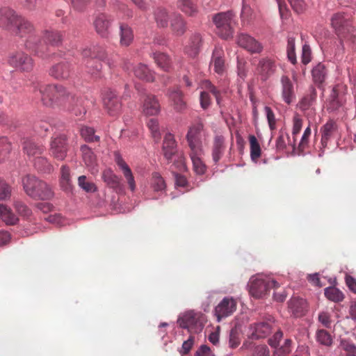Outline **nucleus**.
Here are the masks:
<instances>
[{"label": "nucleus", "mask_w": 356, "mask_h": 356, "mask_svg": "<svg viewBox=\"0 0 356 356\" xmlns=\"http://www.w3.org/2000/svg\"><path fill=\"white\" fill-rule=\"evenodd\" d=\"M32 90L46 107H67V104H81L79 98L60 84L35 81L32 83Z\"/></svg>", "instance_id": "obj_1"}, {"label": "nucleus", "mask_w": 356, "mask_h": 356, "mask_svg": "<svg viewBox=\"0 0 356 356\" xmlns=\"http://www.w3.org/2000/svg\"><path fill=\"white\" fill-rule=\"evenodd\" d=\"M12 31L20 38H26L24 45L35 56L43 59L47 57V46L40 44L41 38L35 34L34 25L30 21L19 16Z\"/></svg>", "instance_id": "obj_2"}, {"label": "nucleus", "mask_w": 356, "mask_h": 356, "mask_svg": "<svg viewBox=\"0 0 356 356\" xmlns=\"http://www.w3.org/2000/svg\"><path fill=\"white\" fill-rule=\"evenodd\" d=\"M24 191L35 200H49L54 197L52 188L34 175H27L22 180Z\"/></svg>", "instance_id": "obj_3"}, {"label": "nucleus", "mask_w": 356, "mask_h": 356, "mask_svg": "<svg viewBox=\"0 0 356 356\" xmlns=\"http://www.w3.org/2000/svg\"><path fill=\"white\" fill-rule=\"evenodd\" d=\"M209 132L201 119L195 120L188 127L186 138L188 146L193 152L202 150L203 142L209 138Z\"/></svg>", "instance_id": "obj_4"}, {"label": "nucleus", "mask_w": 356, "mask_h": 356, "mask_svg": "<svg viewBox=\"0 0 356 356\" xmlns=\"http://www.w3.org/2000/svg\"><path fill=\"white\" fill-rule=\"evenodd\" d=\"M234 14L232 10L218 13L213 15V22L216 27L217 34L223 39H228L233 35L232 26Z\"/></svg>", "instance_id": "obj_5"}, {"label": "nucleus", "mask_w": 356, "mask_h": 356, "mask_svg": "<svg viewBox=\"0 0 356 356\" xmlns=\"http://www.w3.org/2000/svg\"><path fill=\"white\" fill-rule=\"evenodd\" d=\"M201 318L200 314L189 311L178 318L177 323L180 327L186 329L190 333L197 334L200 332L204 327Z\"/></svg>", "instance_id": "obj_6"}, {"label": "nucleus", "mask_w": 356, "mask_h": 356, "mask_svg": "<svg viewBox=\"0 0 356 356\" xmlns=\"http://www.w3.org/2000/svg\"><path fill=\"white\" fill-rule=\"evenodd\" d=\"M67 138L65 134H60L51 137L49 153L56 159L63 161L68 152Z\"/></svg>", "instance_id": "obj_7"}, {"label": "nucleus", "mask_w": 356, "mask_h": 356, "mask_svg": "<svg viewBox=\"0 0 356 356\" xmlns=\"http://www.w3.org/2000/svg\"><path fill=\"white\" fill-rule=\"evenodd\" d=\"M346 88L343 85H336L331 90L327 100V110L336 112L343 107L346 102Z\"/></svg>", "instance_id": "obj_8"}, {"label": "nucleus", "mask_w": 356, "mask_h": 356, "mask_svg": "<svg viewBox=\"0 0 356 356\" xmlns=\"http://www.w3.org/2000/svg\"><path fill=\"white\" fill-rule=\"evenodd\" d=\"M331 24L336 33L341 38H346L353 29L350 16L344 13H334L331 17Z\"/></svg>", "instance_id": "obj_9"}, {"label": "nucleus", "mask_w": 356, "mask_h": 356, "mask_svg": "<svg viewBox=\"0 0 356 356\" xmlns=\"http://www.w3.org/2000/svg\"><path fill=\"white\" fill-rule=\"evenodd\" d=\"M10 65L22 72H31L34 67L33 58L23 51H17L9 57Z\"/></svg>", "instance_id": "obj_10"}, {"label": "nucleus", "mask_w": 356, "mask_h": 356, "mask_svg": "<svg viewBox=\"0 0 356 356\" xmlns=\"http://www.w3.org/2000/svg\"><path fill=\"white\" fill-rule=\"evenodd\" d=\"M102 178L106 186L112 188L117 194L125 193V188L122 183L121 178L115 174L111 168L106 169L103 171Z\"/></svg>", "instance_id": "obj_11"}, {"label": "nucleus", "mask_w": 356, "mask_h": 356, "mask_svg": "<svg viewBox=\"0 0 356 356\" xmlns=\"http://www.w3.org/2000/svg\"><path fill=\"white\" fill-rule=\"evenodd\" d=\"M236 309V303L232 297H225L215 307L214 313L219 322L222 318L232 315Z\"/></svg>", "instance_id": "obj_12"}, {"label": "nucleus", "mask_w": 356, "mask_h": 356, "mask_svg": "<svg viewBox=\"0 0 356 356\" xmlns=\"http://www.w3.org/2000/svg\"><path fill=\"white\" fill-rule=\"evenodd\" d=\"M273 323L259 322L249 326L248 339L257 340L268 337L272 331Z\"/></svg>", "instance_id": "obj_13"}, {"label": "nucleus", "mask_w": 356, "mask_h": 356, "mask_svg": "<svg viewBox=\"0 0 356 356\" xmlns=\"http://www.w3.org/2000/svg\"><path fill=\"white\" fill-rule=\"evenodd\" d=\"M103 102L110 115L116 116L121 112L122 104L115 91L108 90L103 97Z\"/></svg>", "instance_id": "obj_14"}, {"label": "nucleus", "mask_w": 356, "mask_h": 356, "mask_svg": "<svg viewBox=\"0 0 356 356\" xmlns=\"http://www.w3.org/2000/svg\"><path fill=\"white\" fill-rule=\"evenodd\" d=\"M19 15L11 8L3 7L0 8V27L1 29L13 31Z\"/></svg>", "instance_id": "obj_15"}, {"label": "nucleus", "mask_w": 356, "mask_h": 356, "mask_svg": "<svg viewBox=\"0 0 356 356\" xmlns=\"http://www.w3.org/2000/svg\"><path fill=\"white\" fill-rule=\"evenodd\" d=\"M64 34L58 30L46 29L42 32V38H41V44H46L49 49V46L59 47L62 44ZM49 50L47 58L49 56Z\"/></svg>", "instance_id": "obj_16"}, {"label": "nucleus", "mask_w": 356, "mask_h": 356, "mask_svg": "<svg viewBox=\"0 0 356 356\" xmlns=\"http://www.w3.org/2000/svg\"><path fill=\"white\" fill-rule=\"evenodd\" d=\"M179 152L174 136L170 133L166 134L162 145V152L168 163L172 161L174 156Z\"/></svg>", "instance_id": "obj_17"}, {"label": "nucleus", "mask_w": 356, "mask_h": 356, "mask_svg": "<svg viewBox=\"0 0 356 356\" xmlns=\"http://www.w3.org/2000/svg\"><path fill=\"white\" fill-rule=\"evenodd\" d=\"M115 161L126 179L129 188L131 192H134L136 184L131 168L119 153L115 154Z\"/></svg>", "instance_id": "obj_18"}, {"label": "nucleus", "mask_w": 356, "mask_h": 356, "mask_svg": "<svg viewBox=\"0 0 356 356\" xmlns=\"http://www.w3.org/2000/svg\"><path fill=\"white\" fill-rule=\"evenodd\" d=\"M72 66L67 61H62L54 65L49 70V74L57 80L67 79L72 73Z\"/></svg>", "instance_id": "obj_19"}, {"label": "nucleus", "mask_w": 356, "mask_h": 356, "mask_svg": "<svg viewBox=\"0 0 356 356\" xmlns=\"http://www.w3.org/2000/svg\"><path fill=\"white\" fill-rule=\"evenodd\" d=\"M248 286L250 295L255 298H262L268 291L266 280L263 278L252 277Z\"/></svg>", "instance_id": "obj_20"}, {"label": "nucleus", "mask_w": 356, "mask_h": 356, "mask_svg": "<svg viewBox=\"0 0 356 356\" xmlns=\"http://www.w3.org/2000/svg\"><path fill=\"white\" fill-rule=\"evenodd\" d=\"M238 44L247 49L251 53H260L262 49V45L250 35L245 33H241L237 37Z\"/></svg>", "instance_id": "obj_21"}, {"label": "nucleus", "mask_w": 356, "mask_h": 356, "mask_svg": "<svg viewBox=\"0 0 356 356\" xmlns=\"http://www.w3.org/2000/svg\"><path fill=\"white\" fill-rule=\"evenodd\" d=\"M112 19L104 13L99 14L95 19L93 24L96 32L102 38H107L110 33L109 29Z\"/></svg>", "instance_id": "obj_22"}, {"label": "nucleus", "mask_w": 356, "mask_h": 356, "mask_svg": "<svg viewBox=\"0 0 356 356\" xmlns=\"http://www.w3.org/2000/svg\"><path fill=\"white\" fill-rule=\"evenodd\" d=\"M280 82L282 86V98L286 104L289 105L296 98L293 84L290 79L286 75H283L281 77Z\"/></svg>", "instance_id": "obj_23"}, {"label": "nucleus", "mask_w": 356, "mask_h": 356, "mask_svg": "<svg viewBox=\"0 0 356 356\" xmlns=\"http://www.w3.org/2000/svg\"><path fill=\"white\" fill-rule=\"evenodd\" d=\"M338 131V126L335 121L329 120L321 128V145L323 148H325L327 145L328 141L334 136Z\"/></svg>", "instance_id": "obj_24"}, {"label": "nucleus", "mask_w": 356, "mask_h": 356, "mask_svg": "<svg viewBox=\"0 0 356 356\" xmlns=\"http://www.w3.org/2000/svg\"><path fill=\"white\" fill-rule=\"evenodd\" d=\"M276 69L275 63L269 58H262L259 61L257 65V72L263 81H266L272 76Z\"/></svg>", "instance_id": "obj_25"}, {"label": "nucleus", "mask_w": 356, "mask_h": 356, "mask_svg": "<svg viewBox=\"0 0 356 356\" xmlns=\"http://www.w3.org/2000/svg\"><path fill=\"white\" fill-rule=\"evenodd\" d=\"M202 45V35L198 33H193L189 38L188 44L185 47V52L189 56L194 58L200 53Z\"/></svg>", "instance_id": "obj_26"}, {"label": "nucleus", "mask_w": 356, "mask_h": 356, "mask_svg": "<svg viewBox=\"0 0 356 356\" xmlns=\"http://www.w3.org/2000/svg\"><path fill=\"white\" fill-rule=\"evenodd\" d=\"M288 307L294 316L300 317L305 314L307 303L303 298L293 297L288 302Z\"/></svg>", "instance_id": "obj_27"}, {"label": "nucleus", "mask_w": 356, "mask_h": 356, "mask_svg": "<svg viewBox=\"0 0 356 356\" xmlns=\"http://www.w3.org/2000/svg\"><path fill=\"white\" fill-rule=\"evenodd\" d=\"M225 150V138L222 135H216L213 138V142L211 149V156L213 161L217 164L224 154Z\"/></svg>", "instance_id": "obj_28"}, {"label": "nucleus", "mask_w": 356, "mask_h": 356, "mask_svg": "<svg viewBox=\"0 0 356 356\" xmlns=\"http://www.w3.org/2000/svg\"><path fill=\"white\" fill-rule=\"evenodd\" d=\"M159 102L155 95H147L144 100L143 112L147 115H156L160 112Z\"/></svg>", "instance_id": "obj_29"}, {"label": "nucleus", "mask_w": 356, "mask_h": 356, "mask_svg": "<svg viewBox=\"0 0 356 356\" xmlns=\"http://www.w3.org/2000/svg\"><path fill=\"white\" fill-rule=\"evenodd\" d=\"M224 51L222 48L216 47L213 51L211 63L213 66V70L219 75L223 74L225 70Z\"/></svg>", "instance_id": "obj_30"}, {"label": "nucleus", "mask_w": 356, "mask_h": 356, "mask_svg": "<svg viewBox=\"0 0 356 356\" xmlns=\"http://www.w3.org/2000/svg\"><path fill=\"white\" fill-rule=\"evenodd\" d=\"M136 77L147 82H153L155 80L154 72L151 70L147 65L138 63L133 68Z\"/></svg>", "instance_id": "obj_31"}, {"label": "nucleus", "mask_w": 356, "mask_h": 356, "mask_svg": "<svg viewBox=\"0 0 356 356\" xmlns=\"http://www.w3.org/2000/svg\"><path fill=\"white\" fill-rule=\"evenodd\" d=\"M22 146L24 152L29 156H35L37 155H40L45 150V147L42 145L36 143L33 140L28 138L24 140Z\"/></svg>", "instance_id": "obj_32"}, {"label": "nucleus", "mask_w": 356, "mask_h": 356, "mask_svg": "<svg viewBox=\"0 0 356 356\" xmlns=\"http://www.w3.org/2000/svg\"><path fill=\"white\" fill-rule=\"evenodd\" d=\"M120 44L122 47L129 46L134 40L132 29L125 23L120 24Z\"/></svg>", "instance_id": "obj_33"}, {"label": "nucleus", "mask_w": 356, "mask_h": 356, "mask_svg": "<svg viewBox=\"0 0 356 356\" xmlns=\"http://www.w3.org/2000/svg\"><path fill=\"white\" fill-rule=\"evenodd\" d=\"M170 27L174 35L181 36L186 31V22L179 14L172 15L170 21Z\"/></svg>", "instance_id": "obj_34"}, {"label": "nucleus", "mask_w": 356, "mask_h": 356, "mask_svg": "<svg viewBox=\"0 0 356 356\" xmlns=\"http://www.w3.org/2000/svg\"><path fill=\"white\" fill-rule=\"evenodd\" d=\"M151 56L159 67L165 72H169L172 68V61L168 55L161 52H154Z\"/></svg>", "instance_id": "obj_35"}, {"label": "nucleus", "mask_w": 356, "mask_h": 356, "mask_svg": "<svg viewBox=\"0 0 356 356\" xmlns=\"http://www.w3.org/2000/svg\"><path fill=\"white\" fill-rule=\"evenodd\" d=\"M0 218L7 225H15L19 222L11 209L3 204H0Z\"/></svg>", "instance_id": "obj_36"}, {"label": "nucleus", "mask_w": 356, "mask_h": 356, "mask_svg": "<svg viewBox=\"0 0 356 356\" xmlns=\"http://www.w3.org/2000/svg\"><path fill=\"white\" fill-rule=\"evenodd\" d=\"M33 165L41 173L50 174L54 170L53 165L44 156H36L33 161Z\"/></svg>", "instance_id": "obj_37"}, {"label": "nucleus", "mask_w": 356, "mask_h": 356, "mask_svg": "<svg viewBox=\"0 0 356 356\" xmlns=\"http://www.w3.org/2000/svg\"><path fill=\"white\" fill-rule=\"evenodd\" d=\"M60 184L61 188L64 191L67 192L72 191V184L70 177V168L66 165L61 166Z\"/></svg>", "instance_id": "obj_38"}, {"label": "nucleus", "mask_w": 356, "mask_h": 356, "mask_svg": "<svg viewBox=\"0 0 356 356\" xmlns=\"http://www.w3.org/2000/svg\"><path fill=\"white\" fill-rule=\"evenodd\" d=\"M154 17L159 27L165 28L168 25L169 15L168 10L163 7H157L154 10Z\"/></svg>", "instance_id": "obj_39"}, {"label": "nucleus", "mask_w": 356, "mask_h": 356, "mask_svg": "<svg viewBox=\"0 0 356 356\" xmlns=\"http://www.w3.org/2000/svg\"><path fill=\"white\" fill-rule=\"evenodd\" d=\"M324 295L327 300L337 303L342 302L345 298L343 293L335 286L326 287Z\"/></svg>", "instance_id": "obj_40"}, {"label": "nucleus", "mask_w": 356, "mask_h": 356, "mask_svg": "<svg viewBox=\"0 0 356 356\" xmlns=\"http://www.w3.org/2000/svg\"><path fill=\"white\" fill-rule=\"evenodd\" d=\"M94 60L106 62L110 68L115 66L113 61L108 57V54L103 47L93 45Z\"/></svg>", "instance_id": "obj_41"}, {"label": "nucleus", "mask_w": 356, "mask_h": 356, "mask_svg": "<svg viewBox=\"0 0 356 356\" xmlns=\"http://www.w3.org/2000/svg\"><path fill=\"white\" fill-rule=\"evenodd\" d=\"M168 95L174 102L175 108L176 110L181 111L186 108V104L182 99V92L179 90H169Z\"/></svg>", "instance_id": "obj_42"}, {"label": "nucleus", "mask_w": 356, "mask_h": 356, "mask_svg": "<svg viewBox=\"0 0 356 356\" xmlns=\"http://www.w3.org/2000/svg\"><path fill=\"white\" fill-rule=\"evenodd\" d=\"M326 70L325 65L318 63L312 70V75L315 83H322L326 77Z\"/></svg>", "instance_id": "obj_43"}, {"label": "nucleus", "mask_w": 356, "mask_h": 356, "mask_svg": "<svg viewBox=\"0 0 356 356\" xmlns=\"http://www.w3.org/2000/svg\"><path fill=\"white\" fill-rule=\"evenodd\" d=\"M150 185L154 192L165 191L166 188V184L163 178L157 172L152 173Z\"/></svg>", "instance_id": "obj_44"}, {"label": "nucleus", "mask_w": 356, "mask_h": 356, "mask_svg": "<svg viewBox=\"0 0 356 356\" xmlns=\"http://www.w3.org/2000/svg\"><path fill=\"white\" fill-rule=\"evenodd\" d=\"M177 6L186 15L194 16L197 13V6L192 0H178Z\"/></svg>", "instance_id": "obj_45"}, {"label": "nucleus", "mask_w": 356, "mask_h": 356, "mask_svg": "<svg viewBox=\"0 0 356 356\" xmlns=\"http://www.w3.org/2000/svg\"><path fill=\"white\" fill-rule=\"evenodd\" d=\"M250 149V158L253 161H257L261 156V149L260 145L254 135L249 136Z\"/></svg>", "instance_id": "obj_46"}, {"label": "nucleus", "mask_w": 356, "mask_h": 356, "mask_svg": "<svg viewBox=\"0 0 356 356\" xmlns=\"http://www.w3.org/2000/svg\"><path fill=\"white\" fill-rule=\"evenodd\" d=\"M13 207L15 211L24 218H29L32 215L31 209L22 200H15Z\"/></svg>", "instance_id": "obj_47"}, {"label": "nucleus", "mask_w": 356, "mask_h": 356, "mask_svg": "<svg viewBox=\"0 0 356 356\" xmlns=\"http://www.w3.org/2000/svg\"><path fill=\"white\" fill-rule=\"evenodd\" d=\"M197 152H192L190 154L191 159L193 170L197 175H202L205 173L207 167L203 163L202 160L197 156Z\"/></svg>", "instance_id": "obj_48"}, {"label": "nucleus", "mask_w": 356, "mask_h": 356, "mask_svg": "<svg viewBox=\"0 0 356 356\" xmlns=\"http://www.w3.org/2000/svg\"><path fill=\"white\" fill-rule=\"evenodd\" d=\"M78 186L86 193H95L97 191V187L95 184L88 181L85 175L79 177Z\"/></svg>", "instance_id": "obj_49"}, {"label": "nucleus", "mask_w": 356, "mask_h": 356, "mask_svg": "<svg viewBox=\"0 0 356 356\" xmlns=\"http://www.w3.org/2000/svg\"><path fill=\"white\" fill-rule=\"evenodd\" d=\"M295 41L296 38L293 35L288 36L286 47L287 58L289 60L293 65L296 64L297 62L296 55L295 52Z\"/></svg>", "instance_id": "obj_50"}, {"label": "nucleus", "mask_w": 356, "mask_h": 356, "mask_svg": "<svg viewBox=\"0 0 356 356\" xmlns=\"http://www.w3.org/2000/svg\"><path fill=\"white\" fill-rule=\"evenodd\" d=\"M172 163V168L179 171H185L186 170V165L185 163V157L181 151L178 152L174 156Z\"/></svg>", "instance_id": "obj_51"}, {"label": "nucleus", "mask_w": 356, "mask_h": 356, "mask_svg": "<svg viewBox=\"0 0 356 356\" xmlns=\"http://www.w3.org/2000/svg\"><path fill=\"white\" fill-rule=\"evenodd\" d=\"M82 138L88 143L99 140V137L95 134V129L89 127H83L80 130Z\"/></svg>", "instance_id": "obj_52"}, {"label": "nucleus", "mask_w": 356, "mask_h": 356, "mask_svg": "<svg viewBox=\"0 0 356 356\" xmlns=\"http://www.w3.org/2000/svg\"><path fill=\"white\" fill-rule=\"evenodd\" d=\"M81 151L85 163L88 166H92L95 161V156L92 149L88 145H83L81 146Z\"/></svg>", "instance_id": "obj_53"}, {"label": "nucleus", "mask_w": 356, "mask_h": 356, "mask_svg": "<svg viewBox=\"0 0 356 356\" xmlns=\"http://www.w3.org/2000/svg\"><path fill=\"white\" fill-rule=\"evenodd\" d=\"M316 338L317 341L322 345L330 346L332 343V338L330 334L327 330H317L316 334Z\"/></svg>", "instance_id": "obj_54"}, {"label": "nucleus", "mask_w": 356, "mask_h": 356, "mask_svg": "<svg viewBox=\"0 0 356 356\" xmlns=\"http://www.w3.org/2000/svg\"><path fill=\"white\" fill-rule=\"evenodd\" d=\"M147 124L152 137L156 141H159L161 138V132L158 120L155 118H151L147 121Z\"/></svg>", "instance_id": "obj_55"}, {"label": "nucleus", "mask_w": 356, "mask_h": 356, "mask_svg": "<svg viewBox=\"0 0 356 356\" xmlns=\"http://www.w3.org/2000/svg\"><path fill=\"white\" fill-rule=\"evenodd\" d=\"M11 144L6 137L0 138V162H1L10 152Z\"/></svg>", "instance_id": "obj_56"}, {"label": "nucleus", "mask_w": 356, "mask_h": 356, "mask_svg": "<svg viewBox=\"0 0 356 356\" xmlns=\"http://www.w3.org/2000/svg\"><path fill=\"white\" fill-rule=\"evenodd\" d=\"M311 129L309 126L305 129L301 140L298 144V154H304L305 150L307 148L309 143V138L311 136Z\"/></svg>", "instance_id": "obj_57"}, {"label": "nucleus", "mask_w": 356, "mask_h": 356, "mask_svg": "<svg viewBox=\"0 0 356 356\" xmlns=\"http://www.w3.org/2000/svg\"><path fill=\"white\" fill-rule=\"evenodd\" d=\"M99 61L96 59H88L87 60L86 65L88 73L92 75H97L101 72L102 65Z\"/></svg>", "instance_id": "obj_58"}, {"label": "nucleus", "mask_w": 356, "mask_h": 356, "mask_svg": "<svg viewBox=\"0 0 356 356\" xmlns=\"http://www.w3.org/2000/svg\"><path fill=\"white\" fill-rule=\"evenodd\" d=\"M241 343V333L236 328H232L229 332V346L231 348H235Z\"/></svg>", "instance_id": "obj_59"}, {"label": "nucleus", "mask_w": 356, "mask_h": 356, "mask_svg": "<svg viewBox=\"0 0 356 356\" xmlns=\"http://www.w3.org/2000/svg\"><path fill=\"white\" fill-rule=\"evenodd\" d=\"M291 351V340L286 339L284 343L277 348L274 353L275 356H287Z\"/></svg>", "instance_id": "obj_60"}, {"label": "nucleus", "mask_w": 356, "mask_h": 356, "mask_svg": "<svg viewBox=\"0 0 356 356\" xmlns=\"http://www.w3.org/2000/svg\"><path fill=\"white\" fill-rule=\"evenodd\" d=\"M11 196V187L3 180L0 179V200H6Z\"/></svg>", "instance_id": "obj_61"}, {"label": "nucleus", "mask_w": 356, "mask_h": 356, "mask_svg": "<svg viewBox=\"0 0 356 356\" xmlns=\"http://www.w3.org/2000/svg\"><path fill=\"white\" fill-rule=\"evenodd\" d=\"M340 347L346 354L356 353V346L350 339H342L340 341Z\"/></svg>", "instance_id": "obj_62"}, {"label": "nucleus", "mask_w": 356, "mask_h": 356, "mask_svg": "<svg viewBox=\"0 0 356 356\" xmlns=\"http://www.w3.org/2000/svg\"><path fill=\"white\" fill-rule=\"evenodd\" d=\"M264 111L266 115L268 126L270 130H274L276 128V120L275 114L270 107L266 106L264 107Z\"/></svg>", "instance_id": "obj_63"}, {"label": "nucleus", "mask_w": 356, "mask_h": 356, "mask_svg": "<svg viewBox=\"0 0 356 356\" xmlns=\"http://www.w3.org/2000/svg\"><path fill=\"white\" fill-rule=\"evenodd\" d=\"M291 6L297 13H302L306 8L304 0H288Z\"/></svg>", "instance_id": "obj_64"}]
</instances>
